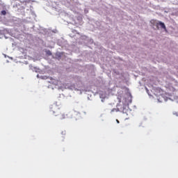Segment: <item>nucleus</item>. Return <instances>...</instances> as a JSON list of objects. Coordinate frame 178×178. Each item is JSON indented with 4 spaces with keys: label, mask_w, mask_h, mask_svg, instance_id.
I'll use <instances>...</instances> for the list:
<instances>
[{
    "label": "nucleus",
    "mask_w": 178,
    "mask_h": 178,
    "mask_svg": "<svg viewBox=\"0 0 178 178\" xmlns=\"http://www.w3.org/2000/svg\"><path fill=\"white\" fill-rule=\"evenodd\" d=\"M116 122H117V123H120V122H119V120H116Z\"/></svg>",
    "instance_id": "39448f33"
},
{
    "label": "nucleus",
    "mask_w": 178,
    "mask_h": 178,
    "mask_svg": "<svg viewBox=\"0 0 178 178\" xmlns=\"http://www.w3.org/2000/svg\"><path fill=\"white\" fill-rule=\"evenodd\" d=\"M50 112H52L53 115L55 116H60V119L62 120L66 119V115L62 113V110L60 109V106L56 104H54L51 106Z\"/></svg>",
    "instance_id": "f257e3e1"
},
{
    "label": "nucleus",
    "mask_w": 178,
    "mask_h": 178,
    "mask_svg": "<svg viewBox=\"0 0 178 178\" xmlns=\"http://www.w3.org/2000/svg\"><path fill=\"white\" fill-rule=\"evenodd\" d=\"M49 55H51V51H49Z\"/></svg>",
    "instance_id": "423d86ee"
},
{
    "label": "nucleus",
    "mask_w": 178,
    "mask_h": 178,
    "mask_svg": "<svg viewBox=\"0 0 178 178\" xmlns=\"http://www.w3.org/2000/svg\"><path fill=\"white\" fill-rule=\"evenodd\" d=\"M1 15H2L3 16L6 15V10H2V11L1 12Z\"/></svg>",
    "instance_id": "7ed1b4c3"
},
{
    "label": "nucleus",
    "mask_w": 178,
    "mask_h": 178,
    "mask_svg": "<svg viewBox=\"0 0 178 178\" xmlns=\"http://www.w3.org/2000/svg\"><path fill=\"white\" fill-rule=\"evenodd\" d=\"M61 134H63V136H65L66 135V131H62Z\"/></svg>",
    "instance_id": "20e7f679"
},
{
    "label": "nucleus",
    "mask_w": 178,
    "mask_h": 178,
    "mask_svg": "<svg viewBox=\"0 0 178 178\" xmlns=\"http://www.w3.org/2000/svg\"><path fill=\"white\" fill-rule=\"evenodd\" d=\"M150 23L151 24H152V26H154L155 27H156L158 30H159V26H160L161 29H163L166 31V26H165V24L163 22H159L156 19H152L150 21Z\"/></svg>",
    "instance_id": "f03ea898"
}]
</instances>
